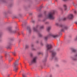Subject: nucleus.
<instances>
[{"mask_svg":"<svg viewBox=\"0 0 77 77\" xmlns=\"http://www.w3.org/2000/svg\"><path fill=\"white\" fill-rule=\"evenodd\" d=\"M20 60V59H19L16 60L15 63H14V70L15 72H17V71L18 70V67L17 66L18 65V61Z\"/></svg>","mask_w":77,"mask_h":77,"instance_id":"f257e3e1","label":"nucleus"},{"mask_svg":"<svg viewBox=\"0 0 77 77\" xmlns=\"http://www.w3.org/2000/svg\"><path fill=\"white\" fill-rule=\"evenodd\" d=\"M54 11L52 12H51L49 13L47 16V18H49V19H51V20H53L54 19Z\"/></svg>","mask_w":77,"mask_h":77,"instance_id":"f03ea898","label":"nucleus"},{"mask_svg":"<svg viewBox=\"0 0 77 77\" xmlns=\"http://www.w3.org/2000/svg\"><path fill=\"white\" fill-rule=\"evenodd\" d=\"M60 26L62 27L61 30V32H63L64 31H65V30H66L68 29V27L66 26H63L62 25H60Z\"/></svg>","mask_w":77,"mask_h":77,"instance_id":"7ed1b4c3","label":"nucleus"},{"mask_svg":"<svg viewBox=\"0 0 77 77\" xmlns=\"http://www.w3.org/2000/svg\"><path fill=\"white\" fill-rule=\"evenodd\" d=\"M56 55V52L54 51H52V57L51 58V59H53V58L55 57Z\"/></svg>","mask_w":77,"mask_h":77,"instance_id":"20e7f679","label":"nucleus"},{"mask_svg":"<svg viewBox=\"0 0 77 77\" xmlns=\"http://www.w3.org/2000/svg\"><path fill=\"white\" fill-rule=\"evenodd\" d=\"M37 58L36 57H34L33 59L32 60L31 63H29V65H31L32 63H34L36 62V59Z\"/></svg>","mask_w":77,"mask_h":77,"instance_id":"39448f33","label":"nucleus"},{"mask_svg":"<svg viewBox=\"0 0 77 77\" xmlns=\"http://www.w3.org/2000/svg\"><path fill=\"white\" fill-rule=\"evenodd\" d=\"M47 50H50L52 48V45H47Z\"/></svg>","mask_w":77,"mask_h":77,"instance_id":"423d86ee","label":"nucleus"},{"mask_svg":"<svg viewBox=\"0 0 77 77\" xmlns=\"http://www.w3.org/2000/svg\"><path fill=\"white\" fill-rule=\"evenodd\" d=\"M74 18V16L72 14H70L67 17V18L68 19H72Z\"/></svg>","mask_w":77,"mask_h":77,"instance_id":"0eeeda50","label":"nucleus"},{"mask_svg":"<svg viewBox=\"0 0 77 77\" xmlns=\"http://www.w3.org/2000/svg\"><path fill=\"white\" fill-rule=\"evenodd\" d=\"M49 36H52V37H53L54 38H57V37H58V35L57 34H55V35L50 34L49 35Z\"/></svg>","mask_w":77,"mask_h":77,"instance_id":"6e6552de","label":"nucleus"},{"mask_svg":"<svg viewBox=\"0 0 77 77\" xmlns=\"http://www.w3.org/2000/svg\"><path fill=\"white\" fill-rule=\"evenodd\" d=\"M8 29L11 33H15V32H16V31H12V29L11 28H8Z\"/></svg>","mask_w":77,"mask_h":77,"instance_id":"1a4fd4ad","label":"nucleus"},{"mask_svg":"<svg viewBox=\"0 0 77 77\" xmlns=\"http://www.w3.org/2000/svg\"><path fill=\"white\" fill-rule=\"evenodd\" d=\"M31 49L33 51H35L36 50V49L34 48V45L32 44L31 45Z\"/></svg>","mask_w":77,"mask_h":77,"instance_id":"9d476101","label":"nucleus"},{"mask_svg":"<svg viewBox=\"0 0 77 77\" xmlns=\"http://www.w3.org/2000/svg\"><path fill=\"white\" fill-rule=\"evenodd\" d=\"M49 36H50L49 35H48L44 37V40L45 41H47V40H48V38H49Z\"/></svg>","mask_w":77,"mask_h":77,"instance_id":"9b49d317","label":"nucleus"},{"mask_svg":"<svg viewBox=\"0 0 77 77\" xmlns=\"http://www.w3.org/2000/svg\"><path fill=\"white\" fill-rule=\"evenodd\" d=\"M27 30H28L29 32H31L32 30H31V29H30V27H27Z\"/></svg>","mask_w":77,"mask_h":77,"instance_id":"f8f14e48","label":"nucleus"},{"mask_svg":"<svg viewBox=\"0 0 77 77\" xmlns=\"http://www.w3.org/2000/svg\"><path fill=\"white\" fill-rule=\"evenodd\" d=\"M33 32H37V29L35 27H33L32 28Z\"/></svg>","mask_w":77,"mask_h":77,"instance_id":"ddd939ff","label":"nucleus"},{"mask_svg":"<svg viewBox=\"0 0 77 77\" xmlns=\"http://www.w3.org/2000/svg\"><path fill=\"white\" fill-rule=\"evenodd\" d=\"M38 36H39L40 37H42V34H41V33L40 32H38Z\"/></svg>","mask_w":77,"mask_h":77,"instance_id":"4468645a","label":"nucleus"},{"mask_svg":"<svg viewBox=\"0 0 77 77\" xmlns=\"http://www.w3.org/2000/svg\"><path fill=\"white\" fill-rule=\"evenodd\" d=\"M64 8L65 10H66L67 9V7H66V5H63Z\"/></svg>","mask_w":77,"mask_h":77,"instance_id":"2eb2a0df","label":"nucleus"},{"mask_svg":"<svg viewBox=\"0 0 77 77\" xmlns=\"http://www.w3.org/2000/svg\"><path fill=\"white\" fill-rule=\"evenodd\" d=\"M72 51L73 52H75L76 51V50L74 48H72Z\"/></svg>","mask_w":77,"mask_h":77,"instance_id":"dca6fc26","label":"nucleus"},{"mask_svg":"<svg viewBox=\"0 0 77 77\" xmlns=\"http://www.w3.org/2000/svg\"><path fill=\"white\" fill-rule=\"evenodd\" d=\"M50 29H51V27H48L47 29V30L48 31H49L50 30Z\"/></svg>","mask_w":77,"mask_h":77,"instance_id":"f3484780","label":"nucleus"},{"mask_svg":"<svg viewBox=\"0 0 77 77\" xmlns=\"http://www.w3.org/2000/svg\"><path fill=\"white\" fill-rule=\"evenodd\" d=\"M73 5H74V6H77V4L75 3H73Z\"/></svg>","mask_w":77,"mask_h":77,"instance_id":"a211bd4d","label":"nucleus"},{"mask_svg":"<svg viewBox=\"0 0 77 77\" xmlns=\"http://www.w3.org/2000/svg\"><path fill=\"white\" fill-rule=\"evenodd\" d=\"M23 77H26V74H23L22 75Z\"/></svg>","mask_w":77,"mask_h":77,"instance_id":"6ab92c4d","label":"nucleus"},{"mask_svg":"<svg viewBox=\"0 0 77 77\" xmlns=\"http://www.w3.org/2000/svg\"><path fill=\"white\" fill-rule=\"evenodd\" d=\"M29 47L28 45H26L25 46V48H28Z\"/></svg>","mask_w":77,"mask_h":77,"instance_id":"aec40b11","label":"nucleus"},{"mask_svg":"<svg viewBox=\"0 0 77 77\" xmlns=\"http://www.w3.org/2000/svg\"><path fill=\"white\" fill-rule=\"evenodd\" d=\"M42 52H39L38 53V54H42Z\"/></svg>","mask_w":77,"mask_h":77,"instance_id":"412c9836","label":"nucleus"},{"mask_svg":"<svg viewBox=\"0 0 77 77\" xmlns=\"http://www.w3.org/2000/svg\"><path fill=\"white\" fill-rule=\"evenodd\" d=\"M44 26H40V29H44Z\"/></svg>","mask_w":77,"mask_h":77,"instance_id":"4be33fe9","label":"nucleus"},{"mask_svg":"<svg viewBox=\"0 0 77 77\" xmlns=\"http://www.w3.org/2000/svg\"><path fill=\"white\" fill-rule=\"evenodd\" d=\"M12 53L14 55H15V54L16 53V52H15V51H14V52H12Z\"/></svg>","mask_w":77,"mask_h":77,"instance_id":"5701e85b","label":"nucleus"},{"mask_svg":"<svg viewBox=\"0 0 77 77\" xmlns=\"http://www.w3.org/2000/svg\"><path fill=\"white\" fill-rule=\"evenodd\" d=\"M72 60H76V58H72Z\"/></svg>","mask_w":77,"mask_h":77,"instance_id":"b1692460","label":"nucleus"},{"mask_svg":"<svg viewBox=\"0 0 77 77\" xmlns=\"http://www.w3.org/2000/svg\"><path fill=\"white\" fill-rule=\"evenodd\" d=\"M55 24L56 26H59V23H56Z\"/></svg>","mask_w":77,"mask_h":77,"instance_id":"393cba45","label":"nucleus"},{"mask_svg":"<svg viewBox=\"0 0 77 77\" xmlns=\"http://www.w3.org/2000/svg\"><path fill=\"white\" fill-rule=\"evenodd\" d=\"M32 23H34L35 22V21L34 20H32L31 21Z\"/></svg>","mask_w":77,"mask_h":77,"instance_id":"a878e982","label":"nucleus"},{"mask_svg":"<svg viewBox=\"0 0 77 77\" xmlns=\"http://www.w3.org/2000/svg\"><path fill=\"white\" fill-rule=\"evenodd\" d=\"M8 48H9V49H11V47L9 46V47H8Z\"/></svg>","mask_w":77,"mask_h":77,"instance_id":"bb28decb","label":"nucleus"},{"mask_svg":"<svg viewBox=\"0 0 77 77\" xmlns=\"http://www.w3.org/2000/svg\"><path fill=\"white\" fill-rule=\"evenodd\" d=\"M41 45H43V43H42V42H41L40 43Z\"/></svg>","mask_w":77,"mask_h":77,"instance_id":"cd10ccee","label":"nucleus"},{"mask_svg":"<svg viewBox=\"0 0 77 77\" xmlns=\"http://www.w3.org/2000/svg\"><path fill=\"white\" fill-rule=\"evenodd\" d=\"M41 17V14H40L38 15V17Z\"/></svg>","mask_w":77,"mask_h":77,"instance_id":"c85d7f7f","label":"nucleus"},{"mask_svg":"<svg viewBox=\"0 0 77 77\" xmlns=\"http://www.w3.org/2000/svg\"><path fill=\"white\" fill-rule=\"evenodd\" d=\"M77 37L75 39V41H77Z\"/></svg>","mask_w":77,"mask_h":77,"instance_id":"c756f323","label":"nucleus"},{"mask_svg":"<svg viewBox=\"0 0 77 77\" xmlns=\"http://www.w3.org/2000/svg\"><path fill=\"white\" fill-rule=\"evenodd\" d=\"M0 1H2V2H5V1H4L3 0H1Z\"/></svg>","mask_w":77,"mask_h":77,"instance_id":"7c9ffc66","label":"nucleus"},{"mask_svg":"<svg viewBox=\"0 0 77 77\" xmlns=\"http://www.w3.org/2000/svg\"><path fill=\"white\" fill-rule=\"evenodd\" d=\"M77 12L76 11H74V13L75 14H76Z\"/></svg>","mask_w":77,"mask_h":77,"instance_id":"2f4dec72","label":"nucleus"},{"mask_svg":"<svg viewBox=\"0 0 77 77\" xmlns=\"http://www.w3.org/2000/svg\"><path fill=\"white\" fill-rule=\"evenodd\" d=\"M12 60H9V62H11V61Z\"/></svg>","mask_w":77,"mask_h":77,"instance_id":"473e14b6","label":"nucleus"},{"mask_svg":"<svg viewBox=\"0 0 77 77\" xmlns=\"http://www.w3.org/2000/svg\"><path fill=\"white\" fill-rule=\"evenodd\" d=\"M66 18H64L63 20H66Z\"/></svg>","mask_w":77,"mask_h":77,"instance_id":"72a5a7b5","label":"nucleus"},{"mask_svg":"<svg viewBox=\"0 0 77 77\" xmlns=\"http://www.w3.org/2000/svg\"><path fill=\"white\" fill-rule=\"evenodd\" d=\"M75 57H77V54L76 55H75Z\"/></svg>","mask_w":77,"mask_h":77,"instance_id":"f704fd0d","label":"nucleus"},{"mask_svg":"<svg viewBox=\"0 0 77 77\" xmlns=\"http://www.w3.org/2000/svg\"><path fill=\"white\" fill-rule=\"evenodd\" d=\"M2 36V34L0 33V37Z\"/></svg>","mask_w":77,"mask_h":77,"instance_id":"c9c22d12","label":"nucleus"},{"mask_svg":"<svg viewBox=\"0 0 77 77\" xmlns=\"http://www.w3.org/2000/svg\"><path fill=\"white\" fill-rule=\"evenodd\" d=\"M75 23L76 24H77V22H76Z\"/></svg>","mask_w":77,"mask_h":77,"instance_id":"e433bc0d","label":"nucleus"},{"mask_svg":"<svg viewBox=\"0 0 77 77\" xmlns=\"http://www.w3.org/2000/svg\"><path fill=\"white\" fill-rule=\"evenodd\" d=\"M37 42V43L38 42V41Z\"/></svg>","mask_w":77,"mask_h":77,"instance_id":"4c0bfd02","label":"nucleus"},{"mask_svg":"<svg viewBox=\"0 0 77 77\" xmlns=\"http://www.w3.org/2000/svg\"><path fill=\"white\" fill-rule=\"evenodd\" d=\"M22 33V34H23V33Z\"/></svg>","mask_w":77,"mask_h":77,"instance_id":"58836bf2","label":"nucleus"},{"mask_svg":"<svg viewBox=\"0 0 77 77\" xmlns=\"http://www.w3.org/2000/svg\"><path fill=\"white\" fill-rule=\"evenodd\" d=\"M9 45H10V44H9Z\"/></svg>","mask_w":77,"mask_h":77,"instance_id":"ea45409f","label":"nucleus"},{"mask_svg":"<svg viewBox=\"0 0 77 77\" xmlns=\"http://www.w3.org/2000/svg\"><path fill=\"white\" fill-rule=\"evenodd\" d=\"M9 76V75H8V76Z\"/></svg>","mask_w":77,"mask_h":77,"instance_id":"a19ab883","label":"nucleus"}]
</instances>
